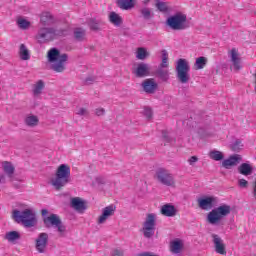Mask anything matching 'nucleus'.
Returning <instances> with one entry per match:
<instances>
[{"label":"nucleus","mask_w":256,"mask_h":256,"mask_svg":"<svg viewBox=\"0 0 256 256\" xmlns=\"http://www.w3.org/2000/svg\"><path fill=\"white\" fill-rule=\"evenodd\" d=\"M210 159H213V161H223L224 156L223 152L219 150H213L209 152Z\"/></svg>","instance_id":"obj_33"},{"label":"nucleus","mask_w":256,"mask_h":256,"mask_svg":"<svg viewBox=\"0 0 256 256\" xmlns=\"http://www.w3.org/2000/svg\"><path fill=\"white\" fill-rule=\"evenodd\" d=\"M132 73L138 79H143V77H149V75H151V65L144 62L138 63L133 69Z\"/></svg>","instance_id":"obj_13"},{"label":"nucleus","mask_w":256,"mask_h":256,"mask_svg":"<svg viewBox=\"0 0 256 256\" xmlns=\"http://www.w3.org/2000/svg\"><path fill=\"white\" fill-rule=\"evenodd\" d=\"M25 123H26V125H28V127H33V116H28L25 119Z\"/></svg>","instance_id":"obj_46"},{"label":"nucleus","mask_w":256,"mask_h":256,"mask_svg":"<svg viewBox=\"0 0 256 256\" xmlns=\"http://www.w3.org/2000/svg\"><path fill=\"white\" fill-rule=\"evenodd\" d=\"M170 250L176 255L183 251V242L181 240H174L170 244Z\"/></svg>","instance_id":"obj_30"},{"label":"nucleus","mask_w":256,"mask_h":256,"mask_svg":"<svg viewBox=\"0 0 256 256\" xmlns=\"http://www.w3.org/2000/svg\"><path fill=\"white\" fill-rule=\"evenodd\" d=\"M143 115L145 117H147L148 119H152L153 118V110L149 107H145L144 111H143Z\"/></svg>","instance_id":"obj_42"},{"label":"nucleus","mask_w":256,"mask_h":256,"mask_svg":"<svg viewBox=\"0 0 256 256\" xmlns=\"http://www.w3.org/2000/svg\"><path fill=\"white\" fill-rule=\"evenodd\" d=\"M141 87L144 93H147V95H153L157 91L159 85L155 82V79L148 78L141 83Z\"/></svg>","instance_id":"obj_16"},{"label":"nucleus","mask_w":256,"mask_h":256,"mask_svg":"<svg viewBox=\"0 0 256 256\" xmlns=\"http://www.w3.org/2000/svg\"><path fill=\"white\" fill-rule=\"evenodd\" d=\"M136 57L140 61H144V59H147V57H149V53H147V49H145L143 47H140V48L137 49Z\"/></svg>","instance_id":"obj_35"},{"label":"nucleus","mask_w":256,"mask_h":256,"mask_svg":"<svg viewBox=\"0 0 256 256\" xmlns=\"http://www.w3.org/2000/svg\"><path fill=\"white\" fill-rule=\"evenodd\" d=\"M109 21L112 25H115V27H121L123 25V18L116 12H110Z\"/></svg>","instance_id":"obj_27"},{"label":"nucleus","mask_w":256,"mask_h":256,"mask_svg":"<svg viewBox=\"0 0 256 256\" xmlns=\"http://www.w3.org/2000/svg\"><path fill=\"white\" fill-rule=\"evenodd\" d=\"M76 115H79L80 117H87L89 116V110L87 108H78L76 111Z\"/></svg>","instance_id":"obj_39"},{"label":"nucleus","mask_w":256,"mask_h":256,"mask_svg":"<svg viewBox=\"0 0 256 256\" xmlns=\"http://www.w3.org/2000/svg\"><path fill=\"white\" fill-rule=\"evenodd\" d=\"M238 173H240V175H244L245 177H249V175L253 174V166H251L249 163H242L238 167Z\"/></svg>","instance_id":"obj_26"},{"label":"nucleus","mask_w":256,"mask_h":256,"mask_svg":"<svg viewBox=\"0 0 256 256\" xmlns=\"http://www.w3.org/2000/svg\"><path fill=\"white\" fill-rule=\"evenodd\" d=\"M197 202L199 208L203 211H211L213 207L217 206V203H219V199L215 196H204L202 198H199Z\"/></svg>","instance_id":"obj_12"},{"label":"nucleus","mask_w":256,"mask_h":256,"mask_svg":"<svg viewBox=\"0 0 256 256\" xmlns=\"http://www.w3.org/2000/svg\"><path fill=\"white\" fill-rule=\"evenodd\" d=\"M47 59L48 63H50V69L55 73H64L65 69H67L69 55L66 53L61 54L59 49H50L47 54Z\"/></svg>","instance_id":"obj_1"},{"label":"nucleus","mask_w":256,"mask_h":256,"mask_svg":"<svg viewBox=\"0 0 256 256\" xmlns=\"http://www.w3.org/2000/svg\"><path fill=\"white\" fill-rule=\"evenodd\" d=\"M144 5H147L151 0H142Z\"/></svg>","instance_id":"obj_53"},{"label":"nucleus","mask_w":256,"mask_h":256,"mask_svg":"<svg viewBox=\"0 0 256 256\" xmlns=\"http://www.w3.org/2000/svg\"><path fill=\"white\" fill-rule=\"evenodd\" d=\"M117 6L123 11H130L135 7V0H117Z\"/></svg>","instance_id":"obj_25"},{"label":"nucleus","mask_w":256,"mask_h":256,"mask_svg":"<svg viewBox=\"0 0 256 256\" xmlns=\"http://www.w3.org/2000/svg\"><path fill=\"white\" fill-rule=\"evenodd\" d=\"M17 25L20 29H29L31 22L27 21L26 19L19 18L17 20Z\"/></svg>","instance_id":"obj_38"},{"label":"nucleus","mask_w":256,"mask_h":256,"mask_svg":"<svg viewBox=\"0 0 256 256\" xmlns=\"http://www.w3.org/2000/svg\"><path fill=\"white\" fill-rule=\"evenodd\" d=\"M166 25L174 31H183L184 29H188L189 24H187V15L177 12L167 18Z\"/></svg>","instance_id":"obj_7"},{"label":"nucleus","mask_w":256,"mask_h":256,"mask_svg":"<svg viewBox=\"0 0 256 256\" xmlns=\"http://www.w3.org/2000/svg\"><path fill=\"white\" fill-rule=\"evenodd\" d=\"M43 221L47 229H51V227H53L54 229H57L59 237H65L67 228L57 214H51L50 216L44 217Z\"/></svg>","instance_id":"obj_9"},{"label":"nucleus","mask_w":256,"mask_h":256,"mask_svg":"<svg viewBox=\"0 0 256 256\" xmlns=\"http://www.w3.org/2000/svg\"><path fill=\"white\" fill-rule=\"evenodd\" d=\"M113 256H123V250L115 249L112 253Z\"/></svg>","instance_id":"obj_47"},{"label":"nucleus","mask_w":256,"mask_h":256,"mask_svg":"<svg viewBox=\"0 0 256 256\" xmlns=\"http://www.w3.org/2000/svg\"><path fill=\"white\" fill-rule=\"evenodd\" d=\"M230 61L232 63L233 70L237 73V71H241V56L236 48H232L229 52Z\"/></svg>","instance_id":"obj_17"},{"label":"nucleus","mask_w":256,"mask_h":256,"mask_svg":"<svg viewBox=\"0 0 256 256\" xmlns=\"http://www.w3.org/2000/svg\"><path fill=\"white\" fill-rule=\"evenodd\" d=\"M156 4L155 7L160 11L161 13H167L169 11V5L167 2H163L161 0H155Z\"/></svg>","instance_id":"obj_32"},{"label":"nucleus","mask_w":256,"mask_h":256,"mask_svg":"<svg viewBox=\"0 0 256 256\" xmlns=\"http://www.w3.org/2000/svg\"><path fill=\"white\" fill-rule=\"evenodd\" d=\"M71 182V167L67 164H61L56 169L54 177L50 180L52 187L55 191H61Z\"/></svg>","instance_id":"obj_2"},{"label":"nucleus","mask_w":256,"mask_h":256,"mask_svg":"<svg viewBox=\"0 0 256 256\" xmlns=\"http://www.w3.org/2000/svg\"><path fill=\"white\" fill-rule=\"evenodd\" d=\"M71 207L78 213H85V211L87 210V205L85 204V201H83L79 197L71 199Z\"/></svg>","instance_id":"obj_21"},{"label":"nucleus","mask_w":256,"mask_h":256,"mask_svg":"<svg viewBox=\"0 0 256 256\" xmlns=\"http://www.w3.org/2000/svg\"><path fill=\"white\" fill-rule=\"evenodd\" d=\"M65 33H67L65 29L42 27L36 34V40L38 43H49V41H54V39H58V37H65Z\"/></svg>","instance_id":"obj_3"},{"label":"nucleus","mask_w":256,"mask_h":256,"mask_svg":"<svg viewBox=\"0 0 256 256\" xmlns=\"http://www.w3.org/2000/svg\"><path fill=\"white\" fill-rule=\"evenodd\" d=\"M175 71L176 79L179 81V83H182V85H186V83L191 81V75H189L191 66H189V61L186 59L180 58L177 60Z\"/></svg>","instance_id":"obj_5"},{"label":"nucleus","mask_w":256,"mask_h":256,"mask_svg":"<svg viewBox=\"0 0 256 256\" xmlns=\"http://www.w3.org/2000/svg\"><path fill=\"white\" fill-rule=\"evenodd\" d=\"M85 35H87V32L83 28H76L74 29V39L76 41H85Z\"/></svg>","instance_id":"obj_31"},{"label":"nucleus","mask_w":256,"mask_h":256,"mask_svg":"<svg viewBox=\"0 0 256 256\" xmlns=\"http://www.w3.org/2000/svg\"><path fill=\"white\" fill-rule=\"evenodd\" d=\"M12 219L15 223L23 225L27 229L33 227V210L31 209H24L18 210L14 209L12 211Z\"/></svg>","instance_id":"obj_6"},{"label":"nucleus","mask_w":256,"mask_h":256,"mask_svg":"<svg viewBox=\"0 0 256 256\" xmlns=\"http://www.w3.org/2000/svg\"><path fill=\"white\" fill-rule=\"evenodd\" d=\"M2 169L4 175H7L10 181H15V166L13 165V163L9 161L2 162Z\"/></svg>","instance_id":"obj_20"},{"label":"nucleus","mask_w":256,"mask_h":256,"mask_svg":"<svg viewBox=\"0 0 256 256\" xmlns=\"http://www.w3.org/2000/svg\"><path fill=\"white\" fill-rule=\"evenodd\" d=\"M138 256H159V255H156L152 252H143V253H140Z\"/></svg>","instance_id":"obj_48"},{"label":"nucleus","mask_w":256,"mask_h":256,"mask_svg":"<svg viewBox=\"0 0 256 256\" xmlns=\"http://www.w3.org/2000/svg\"><path fill=\"white\" fill-rule=\"evenodd\" d=\"M37 221V219L35 217H33V223H35Z\"/></svg>","instance_id":"obj_54"},{"label":"nucleus","mask_w":256,"mask_h":256,"mask_svg":"<svg viewBox=\"0 0 256 256\" xmlns=\"http://www.w3.org/2000/svg\"><path fill=\"white\" fill-rule=\"evenodd\" d=\"M228 215H231V206L227 204H222L212 209L207 214L206 219L210 223V225H221V220L224 219V217H228Z\"/></svg>","instance_id":"obj_4"},{"label":"nucleus","mask_w":256,"mask_h":256,"mask_svg":"<svg viewBox=\"0 0 256 256\" xmlns=\"http://www.w3.org/2000/svg\"><path fill=\"white\" fill-rule=\"evenodd\" d=\"M169 54L167 50L162 51V62L158 66L155 75L161 81L167 82L169 81Z\"/></svg>","instance_id":"obj_10"},{"label":"nucleus","mask_w":256,"mask_h":256,"mask_svg":"<svg viewBox=\"0 0 256 256\" xmlns=\"http://www.w3.org/2000/svg\"><path fill=\"white\" fill-rule=\"evenodd\" d=\"M211 237L214 245V251H216L218 255H227V248L223 242V239H221L217 234H211Z\"/></svg>","instance_id":"obj_15"},{"label":"nucleus","mask_w":256,"mask_h":256,"mask_svg":"<svg viewBox=\"0 0 256 256\" xmlns=\"http://www.w3.org/2000/svg\"><path fill=\"white\" fill-rule=\"evenodd\" d=\"M241 159V155L234 154L222 162V167H224V169H231V167H235Z\"/></svg>","instance_id":"obj_22"},{"label":"nucleus","mask_w":256,"mask_h":256,"mask_svg":"<svg viewBox=\"0 0 256 256\" xmlns=\"http://www.w3.org/2000/svg\"><path fill=\"white\" fill-rule=\"evenodd\" d=\"M93 81H95V78H93V77H89L86 79V83H88V84L93 83Z\"/></svg>","instance_id":"obj_50"},{"label":"nucleus","mask_w":256,"mask_h":256,"mask_svg":"<svg viewBox=\"0 0 256 256\" xmlns=\"http://www.w3.org/2000/svg\"><path fill=\"white\" fill-rule=\"evenodd\" d=\"M197 161H199V158L197 156H192L188 160V163H189V165L193 166V165H195V163H197Z\"/></svg>","instance_id":"obj_45"},{"label":"nucleus","mask_w":256,"mask_h":256,"mask_svg":"<svg viewBox=\"0 0 256 256\" xmlns=\"http://www.w3.org/2000/svg\"><path fill=\"white\" fill-rule=\"evenodd\" d=\"M41 213H42L43 217H45V215H47V213H49V211L47 209H43L41 211Z\"/></svg>","instance_id":"obj_52"},{"label":"nucleus","mask_w":256,"mask_h":256,"mask_svg":"<svg viewBox=\"0 0 256 256\" xmlns=\"http://www.w3.org/2000/svg\"><path fill=\"white\" fill-rule=\"evenodd\" d=\"M39 123V118L37 116H33V126L37 125Z\"/></svg>","instance_id":"obj_49"},{"label":"nucleus","mask_w":256,"mask_h":256,"mask_svg":"<svg viewBox=\"0 0 256 256\" xmlns=\"http://www.w3.org/2000/svg\"><path fill=\"white\" fill-rule=\"evenodd\" d=\"M157 227V214L149 213L142 224V233L146 239H151L155 235V229Z\"/></svg>","instance_id":"obj_8"},{"label":"nucleus","mask_w":256,"mask_h":256,"mask_svg":"<svg viewBox=\"0 0 256 256\" xmlns=\"http://www.w3.org/2000/svg\"><path fill=\"white\" fill-rule=\"evenodd\" d=\"M40 24L44 27H51V25H55L57 23V18L52 15L51 12L45 11L39 14Z\"/></svg>","instance_id":"obj_18"},{"label":"nucleus","mask_w":256,"mask_h":256,"mask_svg":"<svg viewBox=\"0 0 256 256\" xmlns=\"http://www.w3.org/2000/svg\"><path fill=\"white\" fill-rule=\"evenodd\" d=\"M238 185L241 187V189H247L249 187V182L245 179H239Z\"/></svg>","instance_id":"obj_43"},{"label":"nucleus","mask_w":256,"mask_h":256,"mask_svg":"<svg viewBox=\"0 0 256 256\" xmlns=\"http://www.w3.org/2000/svg\"><path fill=\"white\" fill-rule=\"evenodd\" d=\"M95 115H97V117H103V115H105V110L103 108H97L95 110Z\"/></svg>","instance_id":"obj_44"},{"label":"nucleus","mask_w":256,"mask_h":256,"mask_svg":"<svg viewBox=\"0 0 256 256\" xmlns=\"http://www.w3.org/2000/svg\"><path fill=\"white\" fill-rule=\"evenodd\" d=\"M160 213L164 217H175L177 215V209L171 204H165L161 207Z\"/></svg>","instance_id":"obj_24"},{"label":"nucleus","mask_w":256,"mask_h":256,"mask_svg":"<svg viewBox=\"0 0 256 256\" xmlns=\"http://www.w3.org/2000/svg\"><path fill=\"white\" fill-rule=\"evenodd\" d=\"M19 57L22 61H29L31 59V54H29V49H27L25 44L20 45Z\"/></svg>","instance_id":"obj_29"},{"label":"nucleus","mask_w":256,"mask_h":256,"mask_svg":"<svg viewBox=\"0 0 256 256\" xmlns=\"http://www.w3.org/2000/svg\"><path fill=\"white\" fill-rule=\"evenodd\" d=\"M113 215H115V206L110 205L105 207L98 218V225H103V223H105L109 217H113Z\"/></svg>","instance_id":"obj_19"},{"label":"nucleus","mask_w":256,"mask_h":256,"mask_svg":"<svg viewBox=\"0 0 256 256\" xmlns=\"http://www.w3.org/2000/svg\"><path fill=\"white\" fill-rule=\"evenodd\" d=\"M230 149L234 153H239V151L243 149V142L239 139L235 140V142L230 145Z\"/></svg>","instance_id":"obj_36"},{"label":"nucleus","mask_w":256,"mask_h":256,"mask_svg":"<svg viewBox=\"0 0 256 256\" xmlns=\"http://www.w3.org/2000/svg\"><path fill=\"white\" fill-rule=\"evenodd\" d=\"M155 178L158 183L165 185L166 187H175V178L173 174L169 173V171L160 168L156 171Z\"/></svg>","instance_id":"obj_11"},{"label":"nucleus","mask_w":256,"mask_h":256,"mask_svg":"<svg viewBox=\"0 0 256 256\" xmlns=\"http://www.w3.org/2000/svg\"><path fill=\"white\" fill-rule=\"evenodd\" d=\"M142 17H144V19L146 20H149L151 19V9L149 8H143L141 11H140Z\"/></svg>","instance_id":"obj_40"},{"label":"nucleus","mask_w":256,"mask_h":256,"mask_svg":"<svg viewBox=\"0 0 256 256\" xmlns=\"http://www.w3.org/2000/svg\"><path fill=\"white\" fill-rule=\"evenodd\" d=\"M162 137L164 141H166V143H175V138L169 136V133H167L166 131L162 132Z\"/></svg>","instance_id":"obj_41"},{"label":"nucleus","mask_w":256,"mask_h":256,"mask_svg":"<svg viewBox=\"0 0 256 256\" xmlns=\"http://www.w3.org/2000/svg\"><path fill=\"white\" fill-rule=\"evenodd\" d=\"M43 91H45V81L38 80L33 86L34 99H41V95H43Z\"/></svg>","instance_id":"obj_23"},{"label":"nucleus","mask_w":256,"mask_h":256,"mask_svg":"<svg viewBox=\"0 0 256 256\" xmlns=\"http://www.w3.org/2000/svg\"><path fill=\"white\" fill-rule=\"evenodd\" d=\"M49 243V234L40 233L35 240V248L38 253H47V245Z\"/></svg>","instance_id":"obj_14"},{"label":"nucleus","mask_w":256,"mask_h":256,"mask_svg":"<svg viewBox=\"0 0 256 256\" xmlns=\"http://www.w3.org/2000/svg\"><path fill=\"white\" fill-rule=\"evenodd\" d=\"M205 65H207V58L201 56L196 59L194 67L196 70H199V69H204Z\"/></svg>","instance_id":"obj_34"},{"label":"nucleus","mask_w":256,"mask_h":256,"mask_svg":"<svg viewBox=\"0 0 256 256\" xmlns=\"http://www.w3.org/2000/svg\"><path fill=\"white\" fill-rule=\"evenodd\" d=\"M88 25L92 31H99V25H101V20L90 19Z\"/></svg>","instance_id":"obj_37"},{"label":"nucleus","mask_w":256,"mask_h":256,"mask_svg":"<svg viewBox=\"0 0 256 256\" xmlns=\"http://www.w3.org/2000/svg\"><path fill=\"white\" fill-rule=\"evenodd\" d=\"M0 183H5V175H0Z\"/></svg>","instance_id":"obj_51"},{"label":"nucleus","mask_w":256,"mask_h":256,"mask_svg":"<svg viewBox=\"0 0 256 256\" xmlns=\"http://www.w3.org/2000/svg\"><path fill=\"white\" fill-rule=\"evenodd\" d=\"M4 239L9 243H15L21 239V234L18 231H10L5 234Z\"/></svg>","instance_id":"obj_28"}]
</instances>
